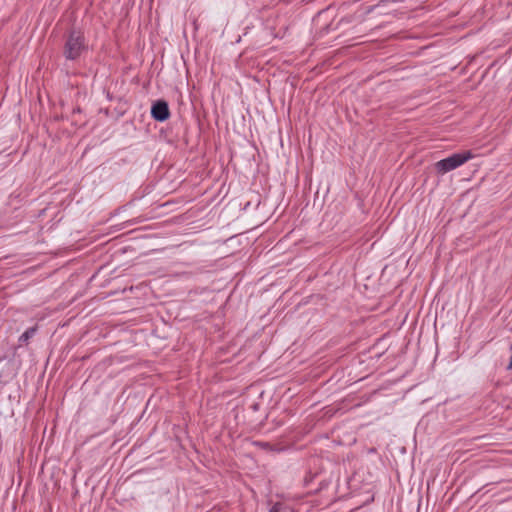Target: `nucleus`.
I'll return each instance as SVG.
<instances>
[{
    "label": "nucleus",
    "instance_id": "f03ea898",
    "mask_svg": "<svg viewBox=\"0 0 512 512\" xmlns=\"http://www.w3.org/2000/svg\"><path fill=\"white\" fill-rule=\"evenodd\" d=\"M473 157L472 153L470 151H465L462 153H454L435 164L436 171L439 174H445L448 173L464 163H466L468 160H470Z\"/></svg>",
    "mask_w": 512,
    "mask_h": 512
},
{
    "label": "nucleus",
    "instance_id": "7ed1b4c3",
    "mask_svg": "<svg viewBox=\"0 0 512 512\" xmlns=\"http://www.w3.org/2000/svg\"><path fill=\"white\" fill-rule=\"evenodd\" d=\"M151 117L158 121L164 122L170 117L168 103L165 100H157L151 106Z\"/></svg>",
    "mask_w": 512,
    "mask_h": 512
},
{
    "label": "nucleus",
    "instance_id": "20e7f679",
    "mask_svg": "<svg viewBox=\"0 0 512 512\" xmlns=\"http://www.w3.org/2000/svg\"><path fill=\"white\" fill-rule=\"evenodd\" d=\"M268 512H293V509L286 503L276 502L272 505Z\"/></svg>",
    "mask_w": 512,
    "mask_h": 512
},
{
    "label": "nucleus",
    "instance_id": "39448f33",
    "mask_svg": "<svg viewBox=\"0 0 512 512\" xmlns=\"http://www.w3.org/2000/svg\"><path fill=\"white\" fill-rule=\"evenodd\" d=\"M36 327H30L28 328L22 335L19 337V342L21 344L27 343L30 338H32L36 333Z\"/></svg>",
    "mask_w": 512,
    "mask_h": 512
},
{
    "label": "nucleus",
    "instance_id": "f257e3e1",
    "mask_svg": "<svg viewBox=\"0 0 512 512\" xmlns=\"http://www.w3.org/2000/svg\"><path fill=\"white\" fill-rule=\"evenodd\" d=\"M87 48L84 33L79 29H71L65 36L63 56L66 60L75 61Z\"/></svg>",
    "mask_w": 512,
    "mask_h": 512
}]
</instances>
